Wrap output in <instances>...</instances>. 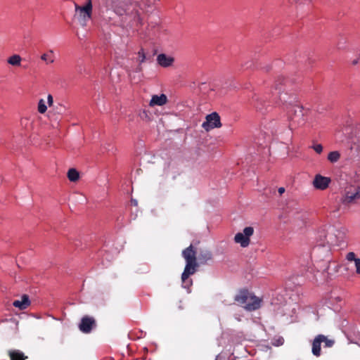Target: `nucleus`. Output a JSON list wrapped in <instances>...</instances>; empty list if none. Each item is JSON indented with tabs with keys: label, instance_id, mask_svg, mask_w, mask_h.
Returning a JSON list of instances; mask_svg holds the SVG:
<instances>
[{
	"label": "nucleus",
	"instance_id": "obj_31",
	"mask_svg": "<svg viewBox=\"0 0 360 360\" xmlns=\"http://www.w3.org/2000/svg\"><path fill=\"white\" fill-rule=\"evenodd\" d=\"M215 360H219V357H218V356H217V358H216V359H215Z\"/></svg>",
	"mask_w": 360,
	"mask_h": 360
},
{
	"label": "nucleus",
	"instance_id": "obj_20",
	"mask_svg": "<svg viewBox=\"0 0 360 360\" xmlns=\"http://www.w3.org/2000/svg\"><path fill=\"white\" fill-rule=\"evenodd\" d=\"M22 58L18 54H14L9 57L7 60L8 64L13 66H20L21 63Z\"/></svg>",
	"mask_w": 360,
	"mask_h": 360
},
{
	"label": "nucleus",
	"instance_id": "obj_5",
	"mask_svg": "<svg viewBox=\"0 0 360 360\" xmlns=\"http://www.w3.org/2000/svg\"><path fill=\"white\" fill-rule=\"evenodd\" d=\"M347 229L342 226H330L327 233H324V240L321 245L324 246L327 244L328 246H339L345 241Z\"/></svg>",
	"mask_w": 360,
	"mask_h": 360
},
{
	"label": "nucleus",
	"instance_id": "obj_9",
	"mask_svg": "<svg viewBox=\"0 0 360 360\" xmlns=\"http://www.w3.org/2000/svg\"><path fill=\"white\" fill-rule=\"evenodd\" d=\"M205 120H206L202 124V127L207 131L221 127L220 116L216 112L207 115Z\"/></svg>",
	"mask_w": 360,
	"mask_h": 360
},
{
	"label": "nucleus",
	"instance_id": "obj_23",
	"mask_svg": "<svg viewBox=\"0 0 360 360\" xmlns=\"http://www.w3.org/2000/svg\"><path fill=\"white\" fill-rule=\"evenodd\" d=\"M38 112L41 114L44 113L47 110V106L44 99H40L38 103Z\"/></svg>",
	"mask_w": 360,
	"mask_h": 360
},
{
	"label": "nucleus",
	"instance_id": "obj_15",
	"mask_svg": "<svg viewBox=\"0 0 360 360\" xmlns=\"http://www.w3.org/2000/svg\"><path fill=\"white\" fill-rule=\"evenodd\" d=\"M30 298H29V296L27 295H23L21 297L20 300H15L13 302V305L15 307L20 309V310L27 309V307L30 306Z\"/></svg>",
	"mask_w": 360,
	"mask_h": 360
},
{
	"label": "nucleus",
	"instance_id": "obj_6",
	"mask_svg": "<svg viewBox=\"0 0 360 360\" xmlns=\"http://www.w3.org/2000/svg\"><path fill=\"white\" fill-rule=\"evenodd\" d=\"M321 343L324 344V347L329 348L334 345L335 341L333 340L328 339L326 336L322 334L316 335L312 342L311 347V352L316 357L321 356Z\"/></svg>",
	"mask_w": 360,
	"mask_h": 360
},
{
	"label": "nucleus",
	"instance_id": "obj_11",
	"mask_svg": "<svg viewBox=\"0 0 360 360\" xmlns=\"http://www.w3.org/2000/svg\"><path fill=\"white\" fill-rule=\"evenodd\" d=\"M330 181L331 180L329 177L316 174L313 181V186L316 189L323 191L328 187Z\"/></svg>",
	"mask_w": 360,
	"mask_h": 360
},
{
	"label": "nucleus",
	"instance_id": "obj_14",
	"mask_svg": "<svg viewBox=\"0 0 360 360\" xmlns=\"http://www.w3.org/2000/svg\"><path fill=\"white\" fill-rule=\"evenodd\" d=\"M167 102V96L164 94L160 95H153L149 103L150 106L153 107L155 105L162 106Z\"/></svg>",
	"mask_w": 360,
	"mask_h": 360
},
{
	"label": "nucleus",
	"instance_id": "obj_1",
	"mask_svg": "<svg viewBox=\"0 0 360 360\" xmlns=\"http://www.w3.org/2000/svg\"><path fill=\"white\" fill-rule=\"evenodd\" d=\"M103 6L107 11H112L119 16L125 15L130 18L132 25H141L142 19L137 3H129L122 0H103Z\"/></svg>",
	"mask_w": 360,
	"mask_h": 360
},
{
	"label": "nucleus",
	"instance_id": "obj_30",
	"mask_svg": "<svg viewBox=\"0 0 360 360\" xmlns=\"http://www.w3.org/2000/svg\"><path fill=\"white\" fill-rule=\"evenodd\" d=\"M352 63H353V65H356L357 63V60H353Z\"/></svg>",
	"mask_w": 360,
	"mask_h": 360
},
{
	"label": "nucleus",
	"instance_id": "obj_18",
	"mask_svg": "<svg viewBox=\"0 0 360 360\" xmlns=\"http://www.w3.org/2000/svg\"><path fill=\"white\" fill-rule=\"evenodd\" d=\"M11 360H25L27 356L19 350H11L9 352Z\"/></svg>",
	"mask_w": 360,
	"mask_h": 360
},
{
	"label": "nucleus",
	"instance_id": "obj_21",
	"mask_svg": "<svg viewBox=\"0 0 360 360\" xmlns=\"http://www.w3.org/2000/svg\"><path fill=\"white\" fill-rule=\"evenodd\" d=\"M340 158V153L337 151H332L328 153L327 159L331 163L337 162Z\"/></svg>",
	"mask_w": 360,
	"mask_h": 360
},
{
	"label": "nucleus",
	"instance_id": "obj_29",
	"mask_svg": "<svg viewBox=\"0 0 360 360\" xmlns=\"http://www.w3.org/2000/svg\"><path fill=\"white\" fill-rule=\"evenodd\" d=\"M278 343H279V344H278V345H283V339L279 340Z\"/></svg>",
	"mask_w": 360,
	"mask_h": 360
},
{
	"label": "nucleus",
	"instance_id": "obj_13",
	"mask_svg": "<svg viewBox=\"0 0 360 360\" xmlns=\"http://www.w3.org/2000/svg\"><path fill=\"white\" fill-rule=\"evenodd\" d=\"M157 63L162 68H168L173 65L174 62V58L170 56H167L165 53H160L157 56Z\"/></svg>",
	"mask_w": 360,
	"mask_h": 360
},
{
	"label": "nucleus",
	"instance_id": "obj_25",
	"mask_svg": "<svg viewBox=\"0 0 360 360\" xmlns=\"http://www.w3.org/2000/svg\"><path fill=\"white\" fill-rule=\"evenodd\" d=\"M138 56L139 58L140 63H143L146 60V54L144 50L141 49L138 52Z\"/></svg>",
	"mask_w": 360,
	"mask_h": 360
},
{
	"label": "nucleus",
	"instance_id": "obj_28",
	"mask_svg": "<svg viewBox=\"0 0 360 360\" xmlns=\"http://www.w3.org/2000/svg\"><path fill=\"white\" fill-rule=\"evenodd\" d=\"M131 202L134 205H137V201L136 200H133L131 201Z\"/></svg>",
	"mask_w": 360,
	"mask_h": 360
},
{
	"label": "nucleus",
	"instance_id": "obj_10",
	"mask_svg": "<svg viewBox=\"0 0 360 360\" xmlns=\"http://www.w3.org/2000/svg\"><path fill=\"white\" fill-rule=\"evenodd\" d=\"M96 326V321L93 317L85 316L82 318L79 328L84 333H89Z\"/></svg>",
	"mask_w": 360,
	"mask_h": 360
},
{
	"label": "nucleus",
	"instance_id": "obj_12",
	"mask_svg": "<svg viewBox=\"0 0 360 360\" xmlns=\"http://www.w3.org/2000/svg\"><path fill=\"white\" fill-rule=\"evenodd\" d=\"M360 198V191L359 188H354L353 191H347L343 197L342 202L344 205H348L354 202L356 200Z\"/></svg>",
	"mask_w": 360,
	"mask_h": 360
},
{
	"label": "nucleus",
	"instance_id": "obj_17",
	"mask_svg": "<svg viewBox=\"0 0 360 360\" xmlns=\"http://www.w3.org/2000/svg\"><path fill=\"white\" fill-rule=\"evenodd\" d=\"M41 60L44 61L47 65L52 64L55 62V55L53 49H49L46 53L41 56Z\"/></svg>",
	"mask_w": 360,
	"mask_h": 360
},
{
	"label": "nucleus",
	"instance_id": "obj_22",
	"mask_svg": "<svg viewBox=\"0 0 360 360\" xmlns=\"http://www.w3.org/2000/svg\"><path fill=\"white\" fill-rule=\"evenodd\" d=\"M212 253L208 250H204L200 252L199 255V260L201 263H205L208 260L211 259Z\"/></svg>",
	"mask_w": 360,
	"mask_h": 360
},
{
	"label": "nucleus",
	"instance_id": "obj_19",
	"mask_svg": "<svg viewBox=\"0 0 360 360\" xmlns=\"http://www.w3.org/2000/svg\"><path fill=\"white\" fill-rule=\"evenodd\" d=\"M67 176L68 179L72 182H75L79 179V173L74 168L70 169L68 171Z\"/></svg>",
	"mask_w": 360,
	"mask_h": 360
},
{
	"label": "nucleus",
	"instance_id": "obj_16",
	"mask_svg": "<svg viewBox=\"0 0 360 360\" xmlns=\"http://www.w3.org/2000/svg\"><path fill=\"white\" fill-rule=\"evenodd\" d=\"M348 262H354L356 268V273L360 274V258H357L353 252H349L346 255Z\"/></svg>",
	"mask_w": 360,
	"mask_h": 360
},
{
	"label": "nucleus",
	"instance_id": "obj_8",
	"mask_svg": "<svg viewBox=\"0 0 360 360\" xmlns=\"http://www.w3.org/2000/svg\"><path fill=\"white\" fill-rule=\"evenodd\" d=\"M254 233V229L252 226L245 227L243 232L237 233L234 236L236 243L240 244L242 248H246L250 245V237Z\"/></svg>",
	"mask_w": 360,
	"mask_h": 360
},
{
	"label": "nucleus",
	"instance_id": "obj_4",
	"mask_svg": "<svg viewBox=\"0 0 360 360\" xmlns=\"http://www.w3.org/2000/svg\"><path fill=\"white\" fill-rule=\"evenodd\" d=\"M234 300L248 311H255L261 307L262 299L246 289L239 290Z\"/></svg>",
	"mask_w": 360,
	"mask_h": 360
},
{
	"label": "nucleus",
	"instance_id": "obj_7",
	"mask_svg": "<svg viewBox=\"0 0 360 360\" xmlns=\"http://www.w3.org/2000/svg\"><path fill=\"white\" fill-rule=\"evenodd\" d=\"M75 11L78 14V20L81 25L86 26V22L91 18L92 4L91 0H87L85 6H80L75 4Z\"/></svg>",
	"mask_w": 360,
	"mask_h": 360
},
{
	"label": "nucleus",
	"instance_id": "obj_27",
	"mask_svg": "<svg viewBox=\"0 0 360 360\" xmlns=\"http://www.w3.org/2000/svg\"><path fill=\"white\" fill-rule=\"evenodd\" d=\"M278 192L280 195H282L284 192H285V188L283 187H280L278 189Z\"/></svg>",
	"mask_w": 360,
	"mask_h": 360
},
{
	"label": "nucleus",
	"instance_id": "obj_3",
	"mask_svg": "<svg viewBox=\"0 0 360 360\" xmlns=\"http://www.w3.org/2000/svg\"><path fill=\"white\" fill-rule=\"evenodd\" d=\"M288 80L283 77H279L276 82L274 91L273 92L274 99L276 102H281L286 106L287 109H292V110L297 106L294 105L296 101L295 94L288 93L285 90Z\"/></svg>",
	"mask_w": 360,
	"mask_h": 360
},
{
	"label": "nucleus",
	"instance_id": "obj_24",
	"mask_svg": "<svg viewBox=\"0 0 360 360\" xmlns=\"http://www.w3.org/2000/svg\"><path fill=\"white\" fill-rule=\"evenodd\" d=\"M311 148L314 149V150L318 153L321 154L323 152V146L320 143H315L311 146Z\"/></svg>",
	"mask_w": 360,
	"mask_h": 360
},
{
	"label": "nucleus",
	"instance_id": "obj_26",
	"mask_svg": "<svg viewBox=\"0 0 360 360\" xmlns=\"http://www.w3.org/2000/svg\"><path fill=\"white\" fill-rule=\"evenodd\" d=\"M47 103L49 106H51L53 103V98L51 94H49L47 96Z\"/></svg>",
	"mask_w": 360,
	"mask_h": 360
},
{
	"label": "nucleus",
	"instance_id": "obj_2",
	"mask_svg": "<svg viewBox=\"0 0 360 360\" xmlns=\"http://www.w3.org/2000/svg\"><path fill=\"white\" fill-rule=\"evenodd\" d=\"M182 257L186 261V266L181 274L182 286L184 288H189L193 282L192 280L188 279V277L195 273L198 266L196 252L193 245H190L182 251Z\"/></svg>",
	"mask_w": 360,
	"mask_h": 360
}]
</instances>
